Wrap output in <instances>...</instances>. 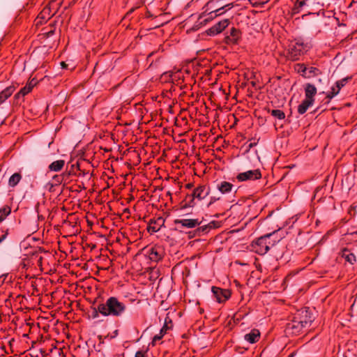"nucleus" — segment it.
Segmentation results:
<instances>
[{
  "mask_svg": "<svg viewBox=\"0 0 357 357\" xmlns=\"http://www.w3.org/2000/svg\"><path fill=\"white\" fill-rule=\"evenodd\" d=\"M126 310V305L121 302L117 297L109 296L106 300L98 297L93 302L91 317L96 319L99 314L103 317H121Z\"/></svg>",
  "mask_w": 357,
  "mask_h": 357,
  "instance_id": "f257e3e1",
  "label": "nucleus"
},
{
  "mask_svg": "<svg viewBox=\"0 0 357 357\" xmlns=\"http://www.w3.org/2000/svg\"><path fill=\"white\" fill-rule=\"evenodd\" d=\"M278 231L275 230L264 234L252 241L250 245V250L259 255L266 254L271 248L282 239V237L278 234Z\"/></svg>",
  "mask_w": 357,
  "mask_h": 357,
  "instance_id": "f03ea898",
  "label": "nucleus"
},
{
  "mask_svg": "<svg viewBox=\"0 0 357 357\" xmlns=\"http://www.w3.org/2000/svg\"><path fill=\"white\" fill-rule=\"evenodd\" d=\"M310 48V47L308 44L305 43L303 39L296 38L294 41H291L289 45L287 57L291 61H298Z\"/></svg>",
  "mask_w": 357,
  "mask_h": 357,
  "instance_id": "7ed1b4c3",
  "label": "nucleus"
},
{
  "mask_svg": "<svg viewBox=\"0 0 357 357\" xmlns=\"http://www.w3.org/2000/svg\"><path fill=\"white\" fill-rule=\"evenodd\" d=\"M56 3L55 0H51L49 3L38 14L36 18V25H42L46 22L48 20L52 17L57 12L58 8L54 7V4Z\"/></svg>",
  "mask_w": 357,
  "mask_h": 357,
  "instance_id": "20e7f679",
  "label": "nucleus"
},
{
  "mask_svg": "<svg viewBox=\"0 0 357 357\" xmlns=\"http://www.w3.org/2000/svg\"><path fill=\"white\" fill-rule=\"evenodd\" d=\"M307 245V241L305 235L299 232L297 236L291 239L287 245V249L290 252L298 253L303 250Z\"/></svg>",
  "mask_w": 357,
  "mask_h": 357,
  "instance_id": "39448f33",
  "label": "nucleus"
},
{
  "mask_svg": "<svg viewBox=\"0 0 357 357\" xmlns=\"http://www.w3.org/2000/svg\"><path fill=\"white\" fill-rule=\"evenodd\" d=\"M294 319L298 320L305 327L310 326L315 319L312 310L309 307H304L297 311Z\"/></svg>",
  "mask_w": 357,
  "mask_h": 357,
  "instance_id": "423d86ee",
  "label": "nucleus"
},
{
  "mask_svg": "<svg viewBox=\"0 0 357 357\" xmlns=\"http://www.w3.org/2000/svg\"><path fill=\"white\" fill-rule=\"evenodd\" d=\"M222 0H210L208 1L206 5L204 6L203 9H208V10H212V13H214V17H218L226 13L227 10H230L234 7V3H230L226 5L222 6L219 8H217L216 4L220 3Z\"/></svg>",
  "mask_w": 357,
  "mask_h": 357,
  "instance_id": "0eeeda50",
  "label": "nucleus"
},
{
  "mask_svg": "<svg viewBox=\"0 0 357 357\" xmlns=\"http://www.w3.org/2000/svg\"><path fill=\"white\" fill-rule=\"evenodd\" d=\"M143 250L145 252V255L154 262L162 260L165 255L164 248L158 245L145 247Z\"/></svg>",
  "mask_w": 357,
  "mask_h": 357,
  "instance_id": "6e6552de",
  "label": "nucleus"
},
{
  "mask_svg": "<svg viewBox=\"0 0 357 357\" xmlns=\"http://www.w3.org/2000/svg\"><path fill=\"white\" fill-rule=\"evenodd\" d=\"M211 291L215 301L219 303H225L231 296V291L230 289H222L215 286L211 287Z\"/></svg>",
  "mask_w": 357,
  "mask_h": 357,
  "instance_id": "1a4fd4ad",
  "label": "nucleus"
},
{
  "mask_svg": "<svg viewBox=\"0 0 357 357\" xmlns=\"http://www.w3.org/2000/svg\"><path fill=\"white\" fill-rule=\"evenodd\" d=\"M203 220L204 218H202V220L199 218L175 219L174 224L175 225H180V229H194L199 226L202 223Z\"/></svg>",
  "mask_w": 357,
  "mask_h": 357,
  "instance_id": "9d476101",
  "label": "nucleus"
},
{
  "mask_svg": "<svg viewBox=\"0 0 357 357\" xmlns=\"http://www.w3.org/2000/svg\"><path fill=\"white\" fill-rule=\"evenodd\" d=\"M230 22L231 20L228 18L220 20L213 26L207 29L206 31V33L210 36H216L222 32L229 26Z\"/></svg>",
  "mask_w": 357,
  "mask_h": 357,
  "instance_id": "9b49d317",
  "label": "nucleus"
},
{
  "mask_svg": "<svg viewBox=\"0 0 357 357\" xmlns=\"http://www.w3.org/2000/svg\"><path fill=\"white\" fill-rule=\"evenodd\" d=\"M261 178V173L260 169H257L254 170H249L245 172L239 173L236 176V178L238 181H255L258 180Z\"/></svg>",
  "mask_w": 357,
  "mask_h": 357,
  "instance_id": "f8f14e48",
  "label": "nucleus"
},
{
  "mask_svg": "<svg viewBox=\"0 0 357 357\" xmlns=\"http://www.w3.org/2000/svg\"><path fill=\"white\" fill-rule=\"evenodd\" d=\"M173 328V322L172 319L169 316V313L167 314L166 317L165 319V323L163 326L160 331V333L155 335L152 340V345H155L157 341L160 340L163 336L167 333V331L172 329Z\"/></svg>",
  "mask_w": 357,
  "mask_h": 357,
  "instance_id": "ddd939ff",
  "label": "nucleus"
},
{
  "mask_svg": "<svg viewBox=\"0 0 357 357\" xmlns=\"http://www.w3.org/2000/svg\"><path fill=\"white\" fill-rule=\"evenodd\" d=\"M165 220L162 217L151 219L147 227L148 232L150 234L158 232L165 225Z\"/></svg>",
  "mask_w": 357,
  "mask_h": 357,
  "instance_id": "4468645a",
  "label": "nucleus"
},
{
  "mask_svg": "<svg viewBox=\"0 0 357 357\" xmlns=\"http://www.w3.org/2000/svg\"><path fill=\"white\" fill-rule=\"evenodd\" d=\"M210 193V187L206 185H199L194 189L192 192V196L198 200H202Z\"/></svg>",
  "mask_w": 357,
  "mask_h": 357,
  "instance_id": "2eb2a0df",
  "label": "nucleus"
},
{
  "mask_svg": "<svg viewBox=\"0 0 357 357\" xmlns=\"http://www.w3.org/2000/svg\"><path fill=\"white\" fill-rule=\"evenodd\" d=\"M303 328L305 326L294 317L291 321L287 324L286 330L291 334L298 335Z\"/></svg>",
  "mask_w": 357,
  "mask_h": 357,
  "instance_id": "dca6fc26",
  "label": "nucleus"
},
{
  "mask_svg": "<svg viewBox=\"0 0 357 357\" xmlns=\"http://www.w3.org/2000/svg\"><path fill=\"white\" fill-rule=\"evenodd\" d=\"M305 99L314 103V96L317 94V88L315 86L310 83H307L304 85Z\"/></svg>",
  "mask_w": 357,
  "mask_h": 357,
  "instance_id": "f3484780",
  "label": "nucleus"
},
{
  "mask_svg": "<svg viewBox=\"0 0 357 357\" xmlns=\"http://www.w3.org/2000/svg\"><path fill=\"white\" fill-rule=\"evenodd\" d=\"M195 200V198L192 194H187L185 199L179 203V208L181 210H184L187 208L194 207L196 205Z\"/></svg>",
  "mask_w": 357,
  "mask_h": 357,
  "instance_id": "a211bd4d",
  "label": "nucleus"
},
{
  "mask_svg": "<svg viewBox=\"0 0 357 357\" xmlns=\"http://www.w3.org/2000/svg\"><path fill=\"white\" fill-rule=\"evenodd\" d=\"M260 335L258 329L253 328L249 333L244 335V339L250 344H255L259 341Z\"/></svg>",
  "mask_w": 357,
  "mask_h": 357,
  "instance_id": "6ab92c4d",
  "label": "nucleus"
},
{
  "mask_svg": "<svg viewBox=\"0 0 357 357\" xmlns=\"http://www.w3.org/2000/svg\"><path fill=\"white\" fill-rule=\"evenodd\" d=\"M341 257L344 259L345 261L353 265L356 261V257L355 255L351 252V250L347 248H343L341 250Z\"/></svg>",
  "mask_w": 357,
  "mask_h": 357,
  "instance_id": "aec40b11",
  "label": "nucleus"
},
{
  "mask_svg": "<svg viewBox=\"0 0 357 357\" xmlns=\"http://www.w3.org/2000/svg\"><path fill=\"white\" fill-rule=\"evenodd\" d=\"M15 89L16 87L14 85H10L1 91L0 92V105L12 96Z\"/></svg>",
  "mask_w": 357,
  "mask_h": 357,
  "instance_id": "412c9836",
  "label": "nucleus"
},
{
  "mask_svg": "<svg viewBox=\"0 0 357 357\" xmlns=\"http://www.w3.org/2000/svg\"><path fill=\"white\" fill-rule=\"evenodd\" d=\"M208 10V9H206L204 10V11H203L199 15V17H198V20L195 23V24L192 26V27L190 29L191 31H196L197 30H199L201 27L205 26L207 24V21L208 20H202V18H204V17H206V12Z\"/></svg>",
  "mask_w": 357,
  "mask_h": 357,
  "instance_id": "4be33fe9",
  "label": "nucleus"
},
{
  "mask_svg": "<svg viewBox=\"0 0 357 357\" xmlns=\"http://www.w3.org/2000/svg\"><path fill=\"white\" fill-rule=\"evenodd\" d=\"M210 227L211 226H208V225H204L202 226L200 225L193 231V236H190V238L194 237H200L204 234H208L210 231Z\"/></svg>",
  "mask_w": 357,
  "mask_h": 357,
  "instance_id": "5701e85b",
  "label": "nucleus"
},
{
  "mask_svg": "<svg viewBox=\"0 0 357 357\" xmlns=\"http://www.w3.org/2000/svg\"><path fill=\"white\" fill-rule=\"evenodd\" d=\"M233 184L227 181H222L217 185L218 190L222 194L229 193L231 191Z\"/></svg>",
  "mask_w": 357,
  "mask_h": 357,
  "instance_id": "b1692460",
  "label": "nucleus"
},
{
  "mask_svg": "<svg viewBox=\"0 0 357 357\" xmlns=\"http://www.w3.org/2000/svg\"><path fill=\"white\" fill-rule=\"evenodd\" d=\"M65 163H66L65 160H58L52 162L49 165L48 168L50 171H52V172H59L63 168Z\"/></svg>",
  "mask_w": 357,
  "mask_h": 357,
  "instance_id": "393cba45",
  "label": "nucleus"
},
{
  "mask_svg": "<svg viewBox=\"0 0 357 357\" xmlns=\"http://www.w3.org/2000/svg\"><path fill=\"white\" fill-rule=\"evenodd\" d=\"M241 31L240 29H236L235 27H232L229 31V36L231 37L232 40L235 43V45L238 44L239 40L241 38Z\"/></svg>",
  "mask_w": 357,
  "mask_h": 357,
  "instance_id": "a878e982",
  "label": "nucleus"
},
{
  "mask_svg": "<svg viewBox=\"0 0 357 357\" xmlns=\"http://www.w3.org/2000/svg\"><path fill=\"white\" fill-rule=\"evenodd\" d=\"M307 0H296L291 8V15L298 14L302 8L306 4Z\"/></svg>",
  "mask_w": 357,
  "mask_h": 357,
  "instance_id": "bb28decb",
  "label": "nucleus"
},
{
  "mask_svg": "<svg viewBox=\"0 0 357 357\" xmlns=\"http://www.w3.org/2000/svg\"><path fill=\"white\" fill-rule=\"evenodd\" d=\"M313 104V102L304 99L301 102V103L298 106V113L299 114H304L307 112L308 108L311 107Z\"/></svg>",
  "mask_w": 357,
  "mask_h": 357,
  "instance_id": "cd10ccee",
  "label": "nucleus"
},
{
  "mask_svg": "<svg viewBox=\"0 0 357 357\" xmlns=\"http://www.w3.org/2000/svg\"><path fill=\"white\" fill-rule=\"evenodd\" d=\"M268 113L271 114V116L279 120L285 119V114L282 110L280 109H271L269 108H265Z\"/></svg>",
  "mask_w": 357,
  "mask_h": 357,
  "instance_id": "c85d7f7f",
  "label": "nucleus"
},
{
  "mask_svg": "<svg viewBox=\"0 0 357 357\" xmlns=\"http://www.w3.org/2000/svg\"><path fill=\"white\" fill-rule=\"evenodd\" d=\"M22 178V175L20 173H15L13 174L8 180V185L10 187L16 186Z\"/></svg>",
  "mask_w": 357,
  "mask_h": 357,
  "instance_id": "c756f323",
  "label": "nucleus"
},
{
  "mask_svg": "<svg viewBox=\"0 0 357 357\" xmlns=\"http://www.w3.org/2000/svg\"><path fill=\"white\" fill-rule=\"evenodd\" d=\"M75 165H72L69 169H66L62 174V180L67 181L71 176H77V173L74 171Z\"/></svg>",
  "mask_w": 357,
  "mask_h": 357,
  "instance_id": "7c9ffc66",
  "label": "nucleus"
},
{
  "mask_svg": "<svg viewBox=\"0 0 357 357\" xmlns=\"http://www.w3.org/2000/svg\"><path fill=\"white\" fill-rule=\"evenodd\" d=\"M11 213V208L6 205L0 209V222L6 219V218Z\"/></svg>",
  "mask_w": 357,
  "mask_h": 357,
  "instance_id": "2f4dec72",
  "label": "nucleus"
},
{
  "mask_svg": "<svg viewBox=\"0 0 357 357\" xmlns=\"http://www.w3.org/2000/svg\"><path fill=\"white\" fill-rule=\"evenodd\" d=\"M340 91L333 86L331 87V91L326 94V99L327 100L325 104H328L331 100L339 93Z\"/></svg>",
  "mask_w": 357,
  "mask_h": 357,
  "instance_id": "473e14b6",
  "label": "nucleus"
},
{
  "mask_svg": "<svg viewBox=\"0 0 357 357\" xmlns=\"http://www.w3.org/2000/svg\"><path fill=\"white\" fill-rule=\"evenodd\" d=\"M56 21L50 24V25H49L50 29L43 33V38H49L54 34L55 31H56Z\"/></svg>",
  "mask_w": 357,
  "mask_h": 357,
  "instance_id": "72a5a7b5",
  "label": "nucleus"
},
{
  "mask_svg": "<svg viewBox=\"0 0 357 357\" xmlns=\"http://www.w3.org/2000/svg\"><path fill=\"white\" fill-rule=\"evenodd\" d=\"M296 69L298 73H301L302 77L305 78L307 77L306 72L308 70V68L306 67L305 63H297L296 65Z\"/></svg>",
  "mask_w": 357,
  "mask_h": 357,
  "instance_id": "f704fd0d",
  "label": "nucleus"
},
{
  "mask_svg": "<svg viewBox=\"0 0 357 357\" xmlns=\"http://www.w3.org/2000/svg\"><path fill=\"white\" fill-rule=\"evenodd\" d=\"M321 73H322L321 70H319L318 68L312 66L308 68V75H307L306 78H311L312 77L319 75Z\"/></svg>",
  "mask_w": 357,
  "mask_h": 357,
  "instance_id": "c9c22d12",
  "label": "nucleus"
},
{
  "mask_svg": "<svg viewBox=\"0 0 357 357\" xmlns=\"http://www.w3.org/2000/svg\"><path fill=\"white\" fill-rule=\"evenodd\" d=\"M352 79V77L350 76V77H344L340 80H338L335 82V87L337 88V89H338L339 91H340V89L344 86L349 81V80H351Z\"/></svg>",
  "mask_w": 357,
  "mask_h": 357,
  "instance_id": "e433bc0d",
  "label": "nucleus"
},
{
  "mask_svg": "<svg viewBox=\"0 0 357 357\" xmlns=\"http://www.w3.org/2000/svg\"><path fill=\"white\" fill-rule=\"evenodd\" d=\"M250 3L255 7L261 6L269 1L270 0H248Z\"/></svg>",
  "mask_w": 357,
  "mask_h": 357,
  "instance_id": "4c0bfd02",
  "label": "nucleus"
},
{
  "mask_svg": "<svg viewBox=\"0 0 357 357\" xmlns=\"http://www.w3.org/2000/svg\"><path fill=\"white\" fill-rule=\"evenodd\" d=\"M1 229L3 234L0 236V243L7 238L9 232V229L8 228L1 227Z\"/></svg>",
  "mask_w": 357,
  "mask_h": 357,
  "instance_id": "58836bf2",
  "label": "nucleus"
},
{
  "mask_svg": "<svg viewBox=\"0 0 357 357\" xmlns=\"http://www.w3.org/2000/svg\"><path fill=\"white\" fill-rule=\"evenodd\" d=\"M206 18L204 19V20H208L207 24L210 22L211 20L215 19L216 17H214V13H212V10H208L206 13Z\"/></svg>",
  "mask_w": 357,
  "mask_h": 357,
  "instance_id": "ea45409f",
  "label": "nucleus"
},
{
  "mask_svg": "<svg viewBox=\"0 0 357 357\" xmlns=\"http://www.w3.org/2000/svg\"><path fill=\"white\" fill-rule=\"evenodd\" d=\"M32 90L29 88V86L25 85L22 87L19 91L20 93L22 95V96H25L28 93H29Z\"/></svg>",
  "mask_w": 357,
  "mask_h": 357,
  "instance_id": "a19ab883",
  "label": "nucleus"
},
{
  "mask_svg": "<svg viewBox=\"0 0 357 357\" xmlns=\"http://www.w3.org/2000/svg\"><path fill=\"white\" fill-rule=\"evenodd\" d=\"M38 84V80L36 78H33L26 83V86L32 90L33 87Z\"/></svg>",
  "mask_w": 357,
  "mask_h": 357,
  "instance_id": "79ce46f5",
  "label": "nucleus"
},
{
  "mask_svg": "<svg viewBox=\"0 0 357 357\" xmlns=\"http://www.w3.org/2000/svg\"><path fill=\"white\" fill-rule=\"evenodd\" d=\"M135 357H147V350H146V351H142V350L137 351L135 353Z\"/></svg>",
  "mask_w": 357,
  "mask_h": 357,
  "instance_id": "37998d69",
  "label": "nucleus"
},
{
  "mask_svg": "<svg viewBox=\"0 0 357 357\" xmlns=\"http://www.w3.org/2000/svg\"><path fill=\"white\" fill-rule=\"evenodd\" d=\"M231 38L229 35L226 36L224 38V43L227 45H235V43Z\"/></svg>",
  "mask_w": 357,
  "mask_h": 357,
  "instance_id": "c03bdc74",
  "label": "nucleus"
},
{
  "mask_svg": "<svg viewBox=\"0 0 357 357\" xmlns=\"http://www.w3.org/2000/svg\"><path fill=\"white\" fill-rule=\"evenodd\" d=\"M248 348L247 347L236 346L235 347V351L240 354H243L248 350Z\"/></svg>",
  "mask_w": 357,
  "mask_h": 357,
  "instance_id": "a18cd8bd",
  "label": "nucleus"
},
{
  "mask_svg": "<svg viewBox=\"0 0 357 357\" xmlns=\"http://www.w3.org/2000/svg\"><path fill=\"white\" fill-rule=\"evenodd\" d=\"M208 226H211L210 227V231L212 229H215V228H218L220 227V224L218 221H215V220H213L211 222H210L208 224Z\"/></svg>",
  "mask_w": 357,
  "mask_h": 357,
  "instance_id": "49530a36",
  "label": "nucleus"
},
{
  "mask_svg": "<svg viewBox=\"0 0 357 357\" xmlns=\"http://www.w3.org/2000/svg\"><path fill=\"white\" fill-rule=\"evenodd\" d=\"M8 277V273L2 274L0 275V287L4 284L6 280Z\"/></svg>",
  "mask_w": 357,
  "mask_h": 357,
  "instance_id": "de8ad7c7",
  "label": "nucleus"
},
{
  "mask_svg": "<svg viewBox=\"0 0 357 357\" xmlns=\"http://www.w3.org/2000/svg\"><path fill=\"white\" fill-rule=\"evenodd\" d=\"M24 96H22V94L20 93V91H18L15 96H14V103L15 104H18L19 102H18V100L20 98H23Z\"/></svg>",
  "mask_w": 357,
  "mask_h": 357,
  "instance_id": "09e8293b",
  "label": "nucleus"
},
{
  "mask_svg": "<svg viewBox=\"0 0 357 357\" xmlns=\"http://www.w3.org/2000/svg\"><path fill=\"white\" fill-rule=\"evenodd\" d=\"M220 199V197H211L210 199V202L208 204V207H209L211 205H212L213 203H215L216 201L219 200Z\"/></svg>",
  "mask_w": 357,
  "mask_h": 357,
  "instance_id": "8fccbe9b",
  "label": "nucleus"
},
{
  "mask_svg": "<svg viewBox=\"0 0 357 357\" xmlns=\"http://www.w3.org/2000/svg\"><path fill=\"white\" fill-rule=\"evenodd\" d=\"M78 171L79 172V174L77 173V176H84L85 175L89 174L88 171L82 170L81 169H80V170H78Z\"/></svg>",
  "mask_w": 357,
  "mask_h": 357,
  "instance_id": "3c124183",
  "label": "nucleus"
},
{
  "mask_svg": "<svg viewBox=\"0 0 357 357\" xmlns=\"http://www.w3.org/2000/svg\"><path fill=\"white\" fill-rule=\"evenodd\" d=\"M145 16H146V17H147V18L155 17V16H154V15L151 13V11H150L149 9H146Z\"/></svg>",
  "mask_w": 357,
  "mask_h": 357,
  "instance_id": "603ef678",
  "label": "nucleus"
},
{
  "mask_svg": "<svg viewBox=\"0 0 357 357\" xmlns=\"http://www.w3.org/2000/svg\"><path fill=\"white\" fill-rule=\"evenodd\" d=\"M336 22H337V24L338 26H346V24L343 23V22H340V20H339V18L337 17H335Z\"/></svg>",
  "mask_w": 357,
  "mask_h": 357,
  "instance_id": "864d4df0",
  "label": "nucleus"
},
{
  "mask_svg": "<svg viewBox=\"0 0 357 357\" xmlns=\"http://www.w3.org/2000/svg\"><path fill=\"white\" fill-rule=\"evenodd\" d=\"M54 179H55L58 183H61L63 180H62L61 175L54 176Z\"/></svg>",
  "mask_w": 357,
  "mask_h": 357,
  "instance_id": "5fc2aeb1",
  "label": "nucleus"
},
{
  "mask_svg": "<svg viewBox=\"0 0 357 357\" xmlns=\"http://www.w3.org/2000/svg\"><path fill=\"white\" fill-rule=\"evenodd\" d=\"M257 142H251L248 144V150L247 151H249L250 150V149H252V147L255 146L257 145Z\"/></svg>",
  "mask_w": 357,
  "mask_h": 357,
  "instance_id": "6e6d98bb",
  "label": "nucleus"
},
{
  "mask_svg": "<svg viewBox=\"0 0 357 357\" xmlns=\"http://www.w3.org/2000/svg\"><path fill=\"white\" fill-rule=\"evenodd\" d=\"M75 165L74 171L77 172L78 170H80V164L79 162H77Z\"/></svg>",
  "mask_w": 357,
  "mask_h": 357,
  "instance_id": "4d7b16f0",
  "label": "nucleus"
},
{
  "mask_svg": "<svg viewBox=\"0 0 357 357\" xmlns=\"http://www.w3.org/2000/svg\"><path fill=\"white\" fill-rule=\"evenodd\" d=\"M61 66L62 68H66V69L68 68V65L65 61L61 62Z\"/></svg>",
  "mask_w": 357,
  "mask_h": 357,
  "instance_id": "13d9d810",
  "label": "nucleus"
},
{
  "mask_svg": "<svg viewBox=\"0 0 357 357\" xmlns=\"http://www.w3.org/2000/svg\"><path fill=\"white\" fill-rule=\"evenodd\" d=\"M194 187V184L192 183H188L185 185V188L187 189H191Z\"/></svg>",
  "mask_w": 357,
  "mask_h": 357,
  "instance_id": "bf43d9fd",
  "label": "nucleus"
},
{
  "mask_svg": "<svg viewBox=\"0 0 357 357\" xmlns=\"http://www.w3.org/2000/svg\"><path fill=\"white\" fill-rule=\"evenodd\" d=\"M321 105H320V106H319V107H317L315 109H314V110L312 112V114H316V113L319 112V110H320V109H321Z\"/></svg>",
  "mask_w": 357,
  "mask_h": 357,
  "instance_id": "052dcab7",
  "label": "nucleus"
},
{
  "mask_svg": "<svg viewBox=\"0 0 357 357\" xmlns=\"http://www.w3.org/2000/svg\"><path fill=\"white\" fill-rule=\"evenodd\" d=\"M38 218L39 220H44L45 217L43 215L38 214Z\"/></svg>",
  "mask_w": 357,
  "mask_h": 357,
  "instance_id": "680f3d73",
  "label": "nucleus"
},
{
  "mask_svg": "<svg viewBox=\"0 0 357 357\" xmlns=\"http://www.w3.org/2000/svg\"><path fill=\"white\" fill-rule=\"evenodd\" d=\"M136 9V8H132L128 13L127 15H129L130 13H132L134 12V10Z\"/></svg>",
  "mask_w": 357,
  "mask_h": 357,
  "instance_id": "e2e57ef3",
  "label": "nucleus"
},
{
  "mask_svg": "<svg viewBox=\"0 0 357 357\" xmlns=\"http://www.w3.org/2000/svg\"><path fill=\"white\" fill-rule=\"evenodd\" d=\"M250 84H251V85H252V86H253V87H256V85H257L256 82H255V81H252V82H250Z\"/></svg>",
  "mask_w": 357,
  "mask_h": 357,
  "instance_id": "0e129e2a",
  "label": "nucleus"
},
{
  "mask_svg": "<svg viewBox=\"0 0 357 357\" xmlns=\"http://www.w3.org/2000/svg\"><path fill=\"white\" fill-rule=\"evenodd\" d=\"M295 355H296V352H295V351H294V352L291 353V354L289 355V356H288V357H294V356H295Z\"/></svg>",
  "mask_w": 357,
  "mask_h": 357,
  "instance_id": "69168bd1",
  "label": "nucleus"
},
{
  "mask_svg": "<svg viewBox=\"0 0 357 357\" xmlns=\"http://www.w3.org/2000/svg\"><path fill=\"white\" fill-rule=\"evenodd\" d=\"M153 54V52H152V53H151V54H149L148 55V56H147V60H148L150 57H151Z\"/></svg>",
  "mask_w": 357,
  "mask_h": 357,
  "instance_id": "338daca9",
  "label": "nucleus"
},
{
  "mask_svg": "<svg viewBox=\"0 0 357 357\" xmlns=\"http://www.w3.org/2000/svg\"><path fill=\"white\" fill-rule=\"evenodd\" d=\"M188 234H189L188 238H190V236H193V231H190Z\"/></svg>",
  "mask_w": 357,
  "mask_h": 357,
  "instance_id": "774afa93",
  "label": "nucleus"
}]
</instances>
